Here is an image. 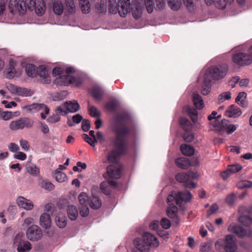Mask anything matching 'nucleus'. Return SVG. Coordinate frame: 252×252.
Returning <instances> with one entry per match:
<instances>
[{
    "instance_id": "nucleus-3",
    "label": "nucleus",
    "mask_w": 252,
    "mask_h": 252,
    "mask_svg": "<svg viewBox=\"0 0 252 252\" xmlns=\"http://www.w3.org/2000/svg\"><path fill=\"white\" fill-rule=\"evenodd\" d=\"M232 61L239 66H247L252 63V57L249 53L236 49L232 55Z\"/></svg>"
},
{
    "instance_id": "nucleus-29",
    "label": "nucleus",
    "mask_w": 252,
    "mask_h": 252,
    "mask_svg": "<svg viewBox=\"0 0 252 252\" xmlns=\"http://www.w3.org/2000/svg\"><path fill=\"white\" fill-rule=\"evenodd\" d=\"M56 225L61 228L65 227L67 224V220L63 214L59 213L55 217Z\"/></svg>"
},
{
    "instance_id": "nucleus-32",
    "label": "nucleus",
    "mask_w": 252,
    "mask_h": 252,
    "mask_svg": "<svg viewBox=\"0 0 252 252\" xmlns=\"http://www.w3.org/2000/svg\"><path fill=\"white\" fill-rule=\"evenodd\" d=\"M176 165L179 168L186 169L190 165L189 160L186 158H179L175 160Z\"/></svg>"
},
{
    "instance_id": "nucleus-14",
    "label": "nucleus",
    "mask_w": 252,
    "mask_h": 252,
    "mask_svg": "<svg viewBox=\"0 0 252 252\" xmlns=\"http://www.w3.org/2000/svg\"><path fill=\"white\" fill-rule=\"evenodd\" d=\"M118 186V183L113 180L105 181L102 182L100 185V189L101 192L106 195L111 194L112 188H115Z\"/></svg>"
},
{
    "instance_id": "nucleus-63",
    "label": "nucleus",
    "mask_w": 252,
    "mask_h": 252,
    "mask_svg": "<svg viewBox=\"0 0 252 252\" xmlns=\"http://www.w3.org/2000/svg\"><path fill=\"white\" fill-rule=\"evenodd\" d=\"M160 224L163 228L167 229L171 226L170 220L166 218H162L160 221Z\"/></svg>"
},
{
    "instance_id": "nucleus-42",
    "label": "nucleus",
    "mask_w": 252,
    "mask_h": 252,
    "mask_svg": "<svg viewBox=\"0 0 252 252\" xmlns=\"http://www.w3.org/2000/svg\"><path fill=\"white\" fill-rule=\"evenodd\" d=\"M16 94L22 96H29L33 94V92L27 88L18 87Z\"/></svg>"
},
{
    "instance_id": "nucleus-17",
    "label": "nucleus",
    "mask_w": 252,
    "mask_h": 252,
    "mask_svg": "<svg viewBox=\"0 0 252 252\" xmlns=\"http://www.w3.org/2000/svg\"><path fill=\"white\" fill-rule=\"evenodd\" d=\"M23 108L28 111L33 112L44 110L45 114H48L49 112V109L43 103H32L25 106Z\"/></svg>"
},
{
    "instance_id": "nucleus-9",
    "label": "nucleus",
    "mask_w": 252,
    "mask_h": 252,
    "mask_svg": "<svg viewBox=\"0 0 252 252\" xmlns=\"http://www.w3.org/2000/svg\"><path fill=\"white\" fill-rule=\"evenodd\" d=\"M14 244L17 247L18 252H29L32 249L31 243L22 239V235H17L14 239Z\"/></svg>"
},
{
    "instance_id": "nucleus-21",
    "label": "nucleus",
    "mask_w": 252,
    "mask_h": 252,
    "mask_svg": "<svg viewBox=\"0 0 252 252\" xmlns=\"http://www.w3.org/2000/svg\"><path fill=\"white\" fill-rule=\"evenodd\" d=\"M242 168V166L239 164H234L228 166L227 169L221 173V177L225 180L227 177L230 174L236 173Z\"/></svg>"
},
{
    "instance_id": "nucleus-30",
    "label": "nucleus",
    "mask_w": 252,
    "mask_h": 252,
    "mask_svg": "<svg viewBox=\"0 0 252 252\" xmlns=\"http://www.w3.org/2000/svg\"><path fill=\"white\" fill-rule=\"evenodd\" d=\"M68 218L72 220H76L78 216V212L76 207L73 205H69L67 209Z\"/></svg>"
},
{
    "instance_id": "nucleus-39",
    "label": "nucleus",
    "mask_w": 252,
    "mask_h": 252,
    "mask_svg": "<svg viewBox=\"0 0 252 252\" xmlns=\"http://www.w3.org/2000/svg\"><path fill=\"white\" fill-rule=\"evenodd\" d=\"M186 111L192 121L194 123L196 122L198 118L197 111L192 107L187 106Z\"/></svg>"
},
{
    "instance_id": "nucleus-64",
    "label": "nucleus",
    "mask_w": 252,
    "mask_h": 252,
    "mask_svg": "<svg viewBox=\"0 0 252 252\" xmlns=\"http://www.w3.org/2000/svg\"><path fill=\"white\" fill-rule=\"evenodd\" d=\"M20 145L22 150L25 151H28L30 149V146L27 140L21 139L20 140Z\"/></svg>"
},
{
    "instance_id": "nucleus-53",
    "label": "nucleus",
    "mask_w": 252,
    "mask_h": 252,
    "mask_svg": "<svg viewBox=\"0 0 252 252\" xmlns=\"http://www.w3.org/2000/svg\"><path fill=\"white\" fill-rule=\"evenodd\" d=\"M183 137L185 141L187 142H190L194 139V136L191 130H190L185 131Z\"/></svg>"
},
{
    "instance_id": "nucleus-44",
    "label": "nucleus",
    "mask_w": 252,
    "mask_h": 252,
    "mask_svg": "<svg viewBox=\"0 0 252 252\" xmlns=\"http://www.w3.org/2000/svg\"><path fill=\"white\" fill-rule=\"evenodd\" d=\"M177 207L175 205H173L167 208L166 213L169 217L174 219L177 217Z\"/></svg>"
},
{
    "instance_id": "nucleus-45",
    "label": "nucleus",
    "mask_w": 252,
    "mask_h": 252,
    "mask_svg": "<svg viewBox=\"0 0 252 252\" xmlns=\"http://www.w3.org/2000/svg\"><path fill=\"white\" fill-rule=\"evenodd\" d=\"M169 7L173 10H178L181 5V0H167Z\"/></svg>"
},
{
    "instance_id": "nucleus-20",
    "label": "nucleus",
    "mask_w": 252,
    "mask_h": 252,
    "mask_svg": "<svg viewBox=\"0 0 252 252\" xmlns=\"http://www.w3.org/2000/svg\"><path fill=\"white\" fill-rule=\"evenodd\" d=\"M36 73L38 75L43 79L44 83H50L51 79L49 75L48 70L45 65H41L38 66L36 70Z\"/></svg>"
},
{
    "instance_id": "nucleus-54",
    "label": "nucleus",
    "mask_w": 252,
    "mask_h": 252,
    "mask_svg": "<svg viewBox=\"0 0 252 252\" xmlns=\"http://www.w3.org/2000/svg\"><path fill=\"white\" fill-rule=\"evenodd\" d=\"M144 2L147 12L149 13H152L155 8L153 0H145Z\"/></svg>"
},
{
    "instance_id": "nucleus-18",
    "label": "nucleus",
    "mask_w": 252,
    "mask_h": 252,
    "mask_svg": "<svg viewBox=\"0 0 252 252\" xmlns=\"http://www.w3.org/2000/svg\"><path fill=\"white\" fill-rule=\"evenodd\" d=\"M235 238L232 235H227L225 239L224 249L227 252H233L236 249Z\"/></svg>"
},
{
    "instance_id": "nucleus-11",
    "label": "nucleus",
    "mask_w": 252,
    "mask_h": 252,
    "mask_svg": "<svg viewBox=\"0 0 252 252\" xmlns=\"http://www.w3.org/2000/svg\"><path fill=\"white\" fill-rule=\"evenodd\" d=\"M228 229L239 237H250L252 234V231L250 229H246L239 225L234 224H231L228 226Z\"/></svg>"
},
{
    "instance_id": "nucleus-8",
    "label": "nucleus",
    "mask_w": 252,
    "mask_h": 252,
    "mask_svg": "<svg viewBox=\"0 0 252 252\" xmlns=\"http://www.w3.org/2000/svg\"><path fill=\"white\" fill-rule=\"evenodd\" d=\"M240 216L239 221L245 226H249L252 223V208L248 209L245 206H241L239 209Z\"/></svg>"
},
{
    "instance_id": "nucleus-31",
    "label": "nucleus",
    "mask_w": 252,
    "mask_h": 252,
    "mask_svg": "<svg viewBox=\"0 0 252 252\" xmlns=\"http://www.w3.org/2000/svg\"><path fill=\"white\" fill-rule=\"evenodd\" d=\"M120 105L119 101L117 99H112L107 102L105 105V108L109 112L115 111Z\"/></svg>"
},
{
    "instance_id": "nucleus-57",
    "label": "nucleus",
    "mask_w": 252,
    "mask_h": 252,
    "mask_svg": "<svg viewBox=\"0 0 252 252\" xmlns=\"http://www.w3.org/2000/svg\"><path fill=\"white\" fill-rule=\"evenodd\" d=\"M62 79H66L67 81H63V85L66 86L69 84H74L75 82L76 78L69 75H63Z\"/></svg>"
},
{
    "instance_id": "nucleus-5",
    "label": "nucleus",
    "mask_w": 252,
    "mask_h": 252,
    "mask_svg": "<svg viewBox=\"0 0 252 252\" xmlns=\"http://www.w3.org/2000/svg\"><path fill=\"white\" fill-rule=\"evenodd\" d=\"M80 109L77 100L68 101L58 107L55 112L57 115H65L68 113H75Z\"/></svg>"
},
{
    "instance_id": "nucleus-50",
    "label": "nucleus",
    "mask_w": 252,
    "mask_h": 252,
    "mask_svg": "<svg viewBox=\"0 0 252 252\" xmlns=\"http://www.w3.org/2000/svg\"><path fill=\"white\" fill-rule=\"evenodd\" d=\"M65 4L67 11L69 13H73L75 12L76 7L73 0H65Z\"/></svg>"
},
{
    "instance_id": "nucleus-62",
    "label": "nucleus",
    "mask_w": 252,
    "mask_h": 252,
    "mask_svg": "<svg viewBox=\"0 0 252 252\" xmlns=\"http://www.w3.org/2000/svg\"><path fill=\"white\" fill-rule=\"evenodd\" d=\"M227 2L225 0H215V5L219 9H223L226 7Z\"/></svg>"
},
{
    "instance_id": "nucleus-33",
    "label": "nucleus",
    "mask_w": 252,
    "mask_h": 252,
    "mask_svg": "<svg viewBox=\"0 0 252 252\" xmlns=\"http://www.w3.org/2000/svg\"><path fill=\"white\" fill-rule=\"evenodd\" d=\"M193 104L196 109H201L203 107V100L202 97L197 93H194L192 96Z\"/></svg>"
},
{
    "instance_id": "nucleus-61",
    "label": "nucleus",
    "mask_w": 252,
    "mask_h": 252,
    "mask_svg": "<svg viewBox=\"0 0 252 252\" xmlns=\"http://www.w3.org/2000/svg\"><path fill=\"white\" fill-rule=\"evenodd\" d=\"M211 248V244L209 242L202 243L200 246V251L201 252H209Z\"/></svg>"
},
{
    "instance_id": "nucleus-48",
    "label": "nucleus",
    "mask_w": 252,
    "mask_h": 252,
    "mask_svg": "<svg viewBox=\"0 0 252 252\" xmlns=\"http://www.w3.org/2000/svg\"><path fill=\"white\" fill-rule=\"evenodd\" d=\"M26 72L29 77H33L36 73L35 66L32 64H27L25 68Z\"/></svg>"
},
{
    "instance_id": "nucleus-56",
    "label": "nucleus",
    "mask_w": 252,
    "mask_h": 252,
    "mask_svg": "<svg viewBox=\"0 0 252 252\" xmlns=\"http://www.w3.org/2000/svg\"><path fill=\"white\" fill-rule=\"evenodd\" d=\"M83 138L84 140L92 147H94L97 143V139L90 137L87 134H83Z\"/></svg>"
},
{
    "instance_id": "nucleus-52",
    "label": "nucleus",
    "mask_w": 252,
    "mask_h": 252,
    "mask_svg": "<svg viewBox=\"0 0 252 252\" xmlns=\"http://www.w3.org/2000/svg\"><path fill=\"white\" fill-rule=\"evenodd\" d=\"M40 186L41 188L49 191L53 190L54 188L53 184L47 180L41 181Z\"/></svg>"
},
{
    "instance_id": "nucleus-22",
    "label": "nucleus",
    "mask_w": 252,
    "mask_h": 252,
    "mask_svg": "<svg viewBox=\"0 0 252 252\" xmlns=\"http://www.w3.org/2000/svg\"><path fill=\"white\" fill-rule=\"evenodd\" d=\"M26 170L31 175L37 177L40 174L39 168L31 160H28L25 165Z\"/></svg>"
},
{
    "instance_id": "nucleus-12",
    "label": "nucleus",
    "mask_w": 252,
    "mask_h": 252,
    "mask_svg": "<svg viewBox=\"0 0 252 252\" xmlns=\"http://www.w3.org/2000/svg\"><path fill=\"white\" fill-rule=\"evenodd\" d=\"M130 0H127V4H129V8L130 9L133 18L138 19L140 18L142 15L143 10V5L138 1L132 2L130 4Z\"/></svg>"
},
{
    "instance_id": "nucleus-1",
    "label": "nucleus",
    "mask_w": 252,
    "mask_h": 252,
    "mask_svg": "<svg viewBox=\"0 0 252 252\" xmlns=\"http://www.w3.org/2000/svg\"><path fill=\"white\" fill-rule=\"evenodd\" d=\"M112 130L115 133L114 145L118 150H112L106 155V159L103 160V163L107 162L114 164L118 162L119 155L126 148V114L119 113L115 115L111 124Z\"/></svg>"
},
{
    "instance_id": "nucleus-59",
    "label": "nucleus",
    "mask_w": 252,
    "mask_h": 252,
    "mask_svg": "<svg viewBox=\"0 0 252 252\" xmlns=\"http://www.w3.org/2000/svg\"><path fill=\"white\" fill-rule=\"evenodd\" d=\"M236 197L235 194L234 193H231L228 194L226 198L225 202L230 206H232L236 200Z\"/></svg>"
},
{
    "instance_id": "nucleus-43",
    "label": "nucleus",
    "mask_w": 252,
    "mask_h": 252,
    "mask_svg": "<svg viewBox=\"0 0 252 252\" xmlns=\"http://www.w3.org/2000/svg\"><path fill=\"white\" fill-rule=\"evenodd\" d=\"M88 107L91 116L94 118H98L100 116L101 113L96 107L92 106L89 103Z\"/></svg>"
},
{
    "instance_id": "nucleus-58",
    "label": "nucleus",
    "mask_w": 252,
    "mask_h": 252,
    "mask_svg": "<svg viewBox=\"0 0 252 252\" xmlns=\"http://www.w3.org/2000/svg\"><path fill=\"white\" fill-rule=\"evenodd\" d=\"M79 213L83 217H86L89 214V209L88 205H79Z\"/></svg>"
},
{
    "instance_id": "nucleus-46",
    "label": "nucleus",
    "mask_w": 252,
    "mask_h": 252,
    "mask_svg": "<svg viewBox=\"0 0 252 252\" xmlns=\"http://www.w3.org/2000/svg\"><path fill=\"white\" fill-rule=\"evenodd\" d=\"M95 9L98 13L106 12L107 10L106 1L105 0H101L99 3L95 5Z\"/></svg>"
},
{
    "instance_id": "nucleus-34",
    "label": "nucleus",
    "mask_w": 252,
    "mask_h": 252,
    "mask_svg": "<svg viewBox=\"0 0 252 252\" xmlns=\"http://www.w3.org/2000/svg\"><path fill=\"white\" fill-rule=\"evenodd\" d=\"M64 7L62 2L60 0H56L53 4V10L57 15H61L63 11Z\"/></svg>"
},
{
    "instance_id": "nucleus-23",
    "label": "nucleus",
    "mask_w": 252,
    "mask_h": 252,
    "mask_svg": "<svg viewBox=\"0 0 252 252\" xmlns=\"http://www.w3.org/2000/svg\"><path fill=\"white\" fill-rule=\"evenodd\" d=\"M17 202L20 207L27 210H32L34 206L31 200L27 199L22 196L18 198Z\"/></svg>"
},
{
    "instance_id": "nucleus-51",
    "label": "nucleus",
    "mask_w": 252,
    "mask_h": 252,
    "mask_svg": "<svg viewBox=\"0 0 252 252\" xmlns=\"http://www.w3.org/2000/svg\"><path fill=\"white\" fill-rule=\"evenodd\" d=\"M231 98V94L229 92H225L220 94L218 97L219 103H220L225 100H229Z\"/></svg>"
},
{
    "instance_id": "nucleus-28",
    "label": "nucleus",
    "mask_w": 252,
    "mask_h": 252,
    "mask_svg": "<svg viewBox=\"0 0 252 252\" xmlns=\"http://www.w3.org/2000/svg\"><path fill=\"white\" fill-rule=\"evenodd\" d=\"M35 13L39 16L43 15L45 11V4L43 0H36L34 8Z\"/></svg>"
},
{
    "instance_id": "nucleus-41",
    "label": "nucleus",
    "mask_w": 252,
    "mask_h": 252,
    "mask_svg": "<svg viewBox=\"0 0 252 252\" xmlns=\"http://www.w3.org/2000/svg\"><path fill=\"white\" fill-rule=\"evenodd\" d=\"M54 178L59 183L65 182L67 180L66 175L64 173L60 171H55Z\"/></svg>"
},
{
    "instance_id": "nucleus-49",
    "label": "nucleus",
    "mask_w": 252,
    "mask_h": 252,
    "mask_svg": "<svg viewBox=\"0 0 252 252\" xmlns=\"http://www.w3.org/2000/svg\"><path fill=\"white\" fill-rule=\"evenodd\" d=\"M27 6L26 3L24 0H19L17 2L16 9H17L19 13L23 14L27 10Z\"/></svg>"
},
{
    "instance_id": "nucleus-40",
    "label": "nucleus",
    "mask_w": 252,
    "mask_h": 252,
    "mask_svg": "<svg viewBox=\"0 0 252 252\" xmlns=\"http://www.w3.org/2000/svg\"><path fill=\"white\" fill-rule=\"evenodd\" d=\"M180 124L181 127L185 131L190 130L192 128V125L190 122L185 118H181Z\"/></svg>"
},
{
    "instance_id": "nucleus-2",
    "label": "nucleus",
    "mask_w": 252,
    "mask_h": 252,
    "mask_svg": "<svg viewBox=\"0 0 252 252\" xmlns=\"http://www.w3.org/2000/svg\"><path fill=\"white\" fill-rule=\"evenodd\" d=\"M228 71V66L226 63L213 65L207 69L203 77L209 79L210 81L212 79L219 80L224 78Z\"/></svg>"
},
{
    "instance_id": "nucleus-25",
    "label": "nucleus",
    "mask_w": 252,
    "mask_h": 252,
    "mask_svg": "<svg viewBox=\"0 0 252 252\" xmlns=\"http://www.w3.org/2000/svg\"><path fill=\"white\" fill-rule=\"evenodd\" d=\"M39 224L45 229L49 228L51 224L50 215L47 213H42L40 217Z\"/></svg>"
},
{
    "instance_id": "nucleus-6",
    "label": "nucleus",
    "mask_w": 252,
    "mask_h": 252,
    "mask_svg": "<svg viewBox=\"0 0 252 252\" xmlns=\"http://www.w3.org/2000/svg\"><path fill=\"white\" fill-rule=\"evenodd\" d=\"M108 10L111 14L119 13L121 17L126 16V1L125 0H119L116 2L115 0L108 1Z\"/></svg>"
},
{
    "instance_id": "nucleus-60",
    "label": "nucleus",
    "mask_w": 252,
    "mask_h": 252,
    "mask_svg": "<svg viewBox=\"0 0 252 252\" xmlns=\"http://www.w3.org/2000/svg\"><path fill=\"white\" fill-rule=\"evenodd\" d=\"M156 10L161 11L164 9L165 6V0H155Z\"/></svg>"
},
{
    "instance_id": "nucleus-24",
    "label": "nucleus",
    "mask_w": 252,
    "mask_h": 252,
    "mask_svg": "<svg viewBox=\"0 0 252 252\" xmlns=\"http://www.w3.org/2000/svg\"><path fill=\"white\" fill-rule=\"evenodd\" d=\"M133 244L136 249L141 252H148L150 248H152L144 241H141L138 238H136L133 240Z\"/></svg>"
},
{
    "instance_id": "nucleus-37",
    "label": "nucleus",
    "mask_w": 252,
    "mask_h": 252,
    "mask_svg": "<svg viewBox=\"0 0 252 252\" xmlns=\"http://www.w3.org/2000/svg\"><path fill=\"white\" fill-rule=\"evenodd\" d=\"M211 82V81H210L209 79H206L203 77L202 85V93L203 95H207L210 92Z\"/></svg>"
},
{
    "instance_id": "nucleus-4",
    "label": "nucleus",
    "mask_w": 252,
    "mask_h": 252,
    "mask_svg": "<svg viewBox=\"0 0 252 252\" xmlns=\"http://www.w3.org/2000/svg\"><path fill=\"white\" fill-rule=\"evenodd\" d=\"M34 125V121L28 117L20 118L10 122L9 127L12 131L31 128Z\"/></svg>"
},
{
    "instance_id": "nucleus-55",
    "label": "nucleus",
    "mask_w": 252,
    "mask_h": 252,
    "mask_svg": "<svg viewBox=\"0 0 252 252\" xmlns=\"http://www.w3.org/2000/svg\"><path fill=\"white\" fill-rule=\"evenodd\" d=\"M239 189L250 188L252 187V182L248 180H244L239 182L237 184Z\"/></svg>"
},
{
    "instance_id": "nucleus-27",
    "label": "nucleus",
    "mask_w": 252,
    "mask_h": 252,
    "mask_svg": "<svg viewBox=\"0 0 252 252\" xmlns=\"http://www.w3.org/2000/svg\"><path fill=\"white\" fill-rule=\"evenodd\" d=\"M104 91L103 89L99 86H94L91 92L92 96L96 100H101L102 98Z\"/></svg>"
},
{
    "instance_id": "nucleus-10",
    "label": "nucleus",
    "mask_w": 252,
    "mask_h": 252,
    "mask_svg": "<svg viewBox=\"0 0 252 252\" xmlns=\"http://www.w3.org/2000/svg\"><path fill=\"white\" fill-rule=\"evenodd\" d=\"M26 235L30 240L37 241L42 238L43 234L39 226L36 225H32L27 229Z\"/></svg>"
},
{
    "instance_id": "nucleus-38",
    "label": "nucleus",
    "mask_w": 252,
    "mask_h": 252,
    "mask_svg": "<svg viewBox=\"0 0 252 252\" xmlns=\"http://www.w3.org/2000/svg\"><path fill=\"white\" fill-rule=\"evenodd\" d=\"M81 11L83 13L87 14L90 12L91 4L89 0H79Z\"/></svg>"
},
{
    "instance_id": "nucleus-19",
    "label": "nucleus",
    "mask_w": 252,
    "mask_h": 252,
    "mask_svg": "<svg viewBox=\"0 0 252 252\" xmlns=\"http://www.w3.org/2000/svg\"><path fill=\"white\" fill-rule=\"evenodd\" d=\"M143 239L144 242L153 248L158 246L159 243L157 238L150 233L145 232L143 235Z\"/></svg>"
},
{
    "instance_id": "nucleus-13",
    "label": "nucleus",
    "mask_w": 252,
    "mask_h": 252,
    "mask_svg": "<svg viewBox=\"0 0 252 252\" xmlns=\"http://www.w3.org/2000/svg\"><path fill=\"white\" fill-rule=\"evenodd\" d=\"M175 179L178 182L184 183L185 188L193 189L195 188L196 186L195 183L191 181L189 182V176L188 173H179L176 174Z\"/></svg>"
},
{
    "instance_id": "nucleus-7",
    "label": "nucleus",
    "mask_w": 252,
    "mask_h": 252,
    "mask_svg": "<svg viewBox=\"0 0 252 252\" xmlns=\"http://www.w3.org/2000/svg\"><path fill=\"white\" fill-rule=\"evenodd\" d=\"M127 147L130 138L134 137L138 132V127L133 115L127 111Z\"/></svg>"
},
{
    "instance_id": "nucleus-26",
    "label": "nucleus",
    "mask_w": 252,
    "mask_h": 252,
    "mask_svg": "<svg viewBox=\"0 0 252 252\" xmlns=\"http://www.w3.org/2000/svg\"><path fill=\"white\" fill-rule=\"evenodd\" d=\"M242 114L240 109L235 105H230L225 112V115L228 117L236 118Z\"/></svg>"
},
{
    "instance_id": "nucleus-16",
    "label": "nucleus",
    "mask_w": 252,
    "mask_h": 252,
    "mask_svg": "<svg viewBox=\"0 0 252 252\" xmlns=\"http://www.w3.org/2000/svg\"><path fill=\"white\" fill-rule=\"evenodd\" d=\"M192 198L191 193L188 190L179 191L176 194V204L181 206L183 202L186 203L190 201Z\"/></svg>"
},
{
    "instance_id": "nucleus-47",
    "label": "nucleus",
    "mask_w": 252,
    "mask_h": 252,
    "mask_svg": "<svg viewBox=\"0 0 252 252\" xmlns=\"http://www.w3.org/2000/svg\"><path fill=\"white\" fill-rule=\"evenodd\" d=\"M78 199L80 205H88L89 203L90 199L87 194L85 192L81 193L78 196Z\"/></svg>"
},
{
    "instance_id": "nucleus-36",
    "label": "nucleus",
    "mask_w": 252,
    "mask_h": 252,
    "mask_svg": "<svg viewBox=\"0 0 252 252\" xmlns=\"http://www.w3.org/2000/svg\"><path fill=\"white\" fill-rule=\"evenodd\" d=\"M180 149L182 154L186 156H191L194 153L193 147L187 144H182Z\"/></svg>"
},
{
    "instance_id": "nucleus-15",
    "label": "nucleus",
    "mask_w": 252,
    "mask_h": 252,
    "mask_svg": "<svg viewBox=\"0 0 252 252\" xmlns=\"http://www.w3.org/2000/svg\"><path fill=\"white\" fill-rule=\"evenodd\" d=\"M106 171L107 175L112 179H118L122 175L121 167L112 164L107 167Z\"/></svg>"
},
{
    "instance_id": "nucleus-35",
    "label": "nucleus",
    "mask_w": 252,
    "mask_h": 252,
    "mask_svg": "<svg viewBox=\"0 0 252 252\" xmlns=\"http://www.w3.org/2000/svg\"><path fill=\"white\" fill-rule=\"evenodd\" d=\"M89 204L92 209L96 210L101 206L102 203L98 197L93 196L90 198Z\"/></svg>"
}]
</instances>
